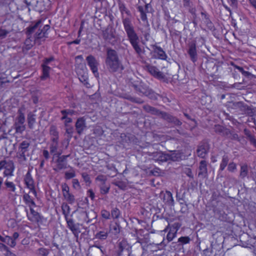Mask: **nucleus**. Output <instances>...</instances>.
<instances>
[{"mask_svg":"<svg viewBox=\"0 0 256 256\" xmlns=\"http://www.w3.org/2000/svg\"><path fill=\"white\" fill-rule=\"evenodd\" d=\"M60 113L62 115V117L61 118V120H63L64 119L67 118L68 114L66 110H62L60 111Z\"/></svg>","mask_w":256,"mask_h":256,"instance_id":"61","label":"nucleus"},{"mask_svg":"<svg viewBox=\"0 0 256 256\" xmlns=\"http://www.w3.org/2000/svg\"><path fill=\"white\" fill-rule=\"evenodd\" d=\"M228 158L227 156H224L222 157V162L220 164V170L222 171L224 170L226 166L228 165Z\"/></svg>","mask_w":256,"mask_h":256,"instance_id":"39","label":"nucleus"},{"mask_svg":"<svg viewBox=\"0 0 256 256\" xmlns=\"http://www.w3.org/2000/svg\"><path fill=\"white\" fill-rule=\"evenodd\" d=\"M236 164L234 162H232L228 164V170L229 172H232L236 169Z\"/></svg>","mask_w":256,"mask_h":256,"instance_id":"53","label":"nucleus"},{"mask_svg":"<svg viewBox=\"0 0 256 256\" xmlns=\"http://www.w3.org/2000/svg\"><path fill=\"white\" fill-rule=\"evenodd\" d=\"M30 146V144L27 140H24L20 144L18 153L20 158H26V153L28 151Z\"/></svg>","mask_w":256,"mask_h":256,"instance_id":"15","label":"nucleus"},{"mask_svg":"<svg viewBox=\"0 0 256 256\" xmlns=\"http://www.w3.org/2000/svg\"><path fill=\"white\" fill-rule=\"evenodd\" d=\"M18 115L16 119L15 124H24L25 122V116L24 114L20 110H18Z\"/></svg>","mask_w":256,"mask_h":256,"instance_id":"35","label":"nucleus"},{"mask_svg":"<svg viewBox=\"0 0 256 256\" xmlns=\"http://www.w3.org/2000/svg\"><path fill=\"white\" fill-rule=\"evenodd\" d=\"M50 134L52 136L50 139L52 142L58 141L59 134L56 126L52 125L50 126Z\"/></svg>","mask_w":256,"mask_h":256,"instance_id":"21","label":"nucleus"},{"mask_svg":"<svg viewBox=\"0 0 256 256\" xmlns=\"http://www.w3.org/2000/svg\"><path fill=\"white\" fill-rule=\"evenodd\" d=\"M34 40H40L44 38H46L44 35L42 33V32L40 30V29L34 34Z\"/></svg>","mask_w":256,"mask_h":256,"instance_id":"48","label":"nucleus"},{"mask_svg":"<svg viewBox=\"0 0 256 256\" xmlns=\"http://www.w3.org/2000/svg\"><path fill=\"white\" fill-rule=\"evenodd\" d=\"M180 226L181 224L179 222H175L170 226V225L167 226L166 228L164 230V231H167L168 228H170V230L174 232L175 233H177V232L180 229Z\"/></svg>","mask_w":256,"mask_h":256,"instance_id":"37","label":"nucleus"},{"mask_svg":"<svg viewBox=\"0 0 256 256\" xmlns=\"http://www.w3.org/2000/svg\"><path fill=\"white\" fill-rule=\"evenodd\" d=\"M87 195L92 200H93L95 198L94 192L92 189H90L87 191Z\"/></svg>","mask_w":256,"mask_h":256,"instance_id":"56","label":"nucleus"},{"mask_svg":"<svg viewBox=\"0 0 256 256\" xmlns=\"http://www.w3.org/2000/svg\"><path fill=\"white\" fill-rule=\"evenodd\" d=\"M72 188L76 190H79L81 188V186L77 178H73L72 180Z\"/></svg>","mask_w":256,"mask_h":256,"instance_id":"45","label":"nucleus"},{"mask_svg":"<svg viewBox=\"0 0 256 256\" xmlns=\"http://www.w3.org/2000/svg\"><path fill=\"white\" fill-rule=\"evenodd\" d=\"M118 6L119 10L122 14L124 13H126L128 15L130 14V10L126 8V4L124 2H120L118 3Z\"/></svg>","mask_w":256,"mask_h":256,"instance_id":"34","label":"nucleus"},{"mask_svg":"<svg viewBox=\"0 0 256 256\" xmlns=\"http://www.w3.org/2000/svg\"><path fill=\"white\" fill-rule=\"evenodd\" d=\"M70 169L68 171H66L64 174V178L66 180H69L72 178H74L76 176V172L74 168L68 166Z\"/></svg>","mask_w":256,"mask_h":256,"instance_id":"27","label":"nucleus"},{"mask_svg":"<svg viewBox=\"0 0 256 256\" xmlns=\"http://www.w3.org/2000/svg\"><path fill=\"white\" fill-rule=\"evenodd\" d=\"M196 152L198 157L204 158L207 152L205 146L204 144L200 145L198 147Z\"/></svg>","mask_w":256,"mask_h":256,"instance_id":"30","label":"nucleus"},{"mask_svg":"<svg viewBox=\"0 0 256 256\" xmlns=\"http://www.w3.org/2000/svg\"><path fill=\"white\" fill-rule=\"evenodd\" d=\"M143 109L148 112L150 113L155 115L160 114L162 118L168 122L174 124L176 126H180L182 122L176 117L164 112H160L154 107H152L148 104L143 106Z\"/></svg>","mask_w":256,"mask_h":256,"instance_id":"3","label":"nucleus"},{"mask_svg":"<svg viewBox=\"0 0 256 256\" xmlns=\"http://www.w3.org/2000/svg\"><path fill=\"white\" fill-rule=\"evenodd\" d=\"M0 240L8 244L10 246L14 248L16 245V242L12 238L9 236H0Z\"/></svg>","mask_w":256,"mask_h":256,"instance_id":"24","label":"nucleus"},{"mask_svg":"<svg viewBox=\"0 0 256 256\" xmlns=\"http://www.w3.org/2000/svg\"><path fill=\"white\" fill-rule=\"evenodd\" d=\"M86 60L88 65L90 68V70L96 76H98V63L95 57L92 55H89L86 58Z\"/></svg>","mask_w":256,"mask_h":256,"instance_id":"6","label":"nucleus"},{"mask_svg":"<svg viewBox=\"0 0 256 256\" xmlns=\"http://www.w3.org/2000/svg\"><path fill=\"white\" fill-rule=\"evenodd\" d=\"M75 127L77 133L81 135L86 127L85 118L84 117L78 118L76 122Z\"/></svg>","mask_w":256,"mask_h":256,"instance_id":"13","label":"nucleus"},{"mask_svg":"<svg viewBox=\"0 0 256 256\" xmlns=\"http://www.w3.org/2000/svg\"><path fill=\"white\" fill-rule=\"evenodd\" d=\"M136 92L140 96H146L153 100H158L160 95L154 92L152 90L143 82H140L138 84L134 85Z\"/></svg>","mask_w":256,"mask_h":256,"instance_id":"4","label":"nucleus"},{"mask_svg":"<svg viewBox=\"0 0 256 256\" xmlns=\"http://www.w3.org/2000/svg\"><path fill=\"white\" fill-rule=\"evenodd\" d=\"M70 156V155H62L58 157L56 160V168L58 170H62L67 168L68 162L67 158Z\"/></svg>","mask_w":256,"mask_h":256,"instance_id":"12","label":"nucleus"},{"mask_svg":"<svg viewBox=\"0 0 256 256\" xmlns=\"http://www.w3.org/2000/svg\"><path fill=\"white\" fill-rule=\"evenodd\" d=\"M244 132L250 144H252L255 148H256V139L254 136L252 135L251 134L250 130L247 128H244Z\"/></svg>","mask_w":256,"mask_h":256,"instance_id":"26","label":"nucleus"},{"mask_svg":"<svg viewBox=\"0 0 256 256\" xmlns=\"http://www.w3.org/2000/svg\"><path fill=\"white\" fill-rule=\"evenodd\" d=\"M4 169L3 175L4 177H9L13 176V172L14 170V163L11 162H8Z\"/></svg>","mask_w":256,"mask_h":256,"instance_id":"16","label":"nucleus"},{"mask_svg":"<svg viewBox=\"0 0 256 256\" xmlns=\"http://www.w3.org/2000/svg\"><path fill=\"white\" fill-rule=\"evenodd\" d=\"M23 182L25 188L29 190V193H32L35 197L37 196L36 183L32 174V170H28L24 176Z\"/></svg>","mask_w":256,"mask_h":256,"instance_id":"5","label":"nucleus"},{"mask_svg":"<svg viewBox=\"0 0 256 256\" xmlns=\"http://www.w3.org/2000/svg\"><path fill=\"white\" fill-rule=\"evenodd\" d=\"M225 137L229 138L232 140H236L240 141L238 136L237 134L235 133L233 131L230 130V134H228V136H226Z\"/></svg>","mask_w":256,"mask_h":256,"instance_id":"43","label":"nucleus"},{"mask_svg":"<svg viewBox=\"0 0 256 256\" xmlns=\"http://www.w3.org/2000/svg\"><path fill=\"white\" fill-rule=\"evenodd\" d=\"M214 129L216 132L224 136H228V134H230V129L220 124L215 125Z\"/></svg>","mask_w":256,"mask_h":256,"instance_id":"20","label":"nucleus"},{"mask_svg":"<svg viewBox=\"0 0 256 256\" xmlns=\"http://www.w3.org/2000/svg\"><path fill=\"white\" fill-rule=\"evenodd\" d=\"M182 152L180 151H174L170 154V159L174 162H178L182 160Z\"/></svg>","mask_w":256,"mask_h":256,"instance_id":"31","label":"nucleus"},{"mask_svg":"<svg viewBox=\"0 0 256 256\" xmlns=\"http://www.w3.org/2000/svg\"><path fill=\"white\" fill-rule=\"evenodd\" d=\"M146 68L148 72L154 78L159 80L164 78V74L159 70L156 66L151 64H148L146 66Z\"/></svg>","mask_w":256,"mask_h":256,"instance_id":"10","label":"nucleus"},{"mask_svg":"<svg viewBox=\"0 0 256 256\" xmlns=\"http://www.w3.org/2000/svg\"><path fill=\"white\" fill-rule=\"evenodd\" d=\"M34 40L32 36H27V38L24 42L23 49H25L26 50H30L34 46Z\"/></svg>","mask_w":256,"mask_h":256,"instance_id":"25","label":"nucleus"},{"mask_svg":"<svg viewBox=\"0 0 256 256\" xmlns=\"http://www.w3.org/2000/svg\"><path fill=\"white\" fill-rule=\"evenodd\" d=\"M80 39L76 38V40H75L73 41L68 42V45H72V44H80Z\"/></svg>","mask_w":256,"mask_h":256,"instance_id":"63","label":"nucleus"},{"mask_svg":"<svg viewBox=\"0 0 256 256\" xmlns=\"http://www.w3.org/2000/svg\"><path fill=\"white\" fill-rule=\"evenodd\" d=\"M208 163L206 160H202L200 162L198 176H206L208 174Z\"/></svg>","mask_w":256,"mask_h":256,"instance_id":"18","label":"nucleus"},{"mask_svg":"<svg viewBox=\"0 0 256 256\" xmlns=\"http://www.w3.org/2000/svg\"><path fill=\"white\" fill-rule=\"evenodd\" d=\"M14 128L16 133L22 134L26 130L24 124H14Z\"/></svg>","mask_w":256,"mask_h":256,"instance_id":"41","label":"nucleus"},{"mask_svg":"<svg viewBox=\"0 0 256 256\" xmlns=\"http://www.w3.org/2000/svg\"><path fill=\"white\" fill-rule=\"evenodd\" d=\"M82 178L86 183L90 184L91 183L90 178V176L86 173H83L82 174Z\"/></svg>","mask_w":256,"mask_h":256,"instance_id":"52","label":"nucleus"},{"mask_svg":"<svg viewBox=\"0 0 256 256\" xmlns=\"http://www.w3.org/2000/svg\"><path fill=\"white\" fill-rule=\"evenodd\" d=\"M8 34V32L5 30L0 28V38L5 37Z\"/></svg>","mask_w":256,"mask_h":256,"instance_id":"57","label":"nucleus"},{"mask_svg":"<svg viewBox=\"0 0 256 256\" xmlns=\"http://www.w3.org/2000/svg\"><path fill=\"white\" fill-rule=\"evenodd\" d=\"M29 220L33 222H40L42 218L40 214L34 209H28L26 211Z\"/></svg>","mask_w":256,"mask_h":256,"instance_id":"9","label":"nucleus"},{"mask_svg":"<svg viewBox=\"0 0 256 256\" xmlns=\"http://www.w3.org/2000/svg\"><path fill=\"white\" fill-rule=\"evenodd\" d=\"M62 195L65 194L70 192V188H69L68 186L66 183H64V184H62Z\"/></svg>","mask_w":256,"mask_h":256,"instance_id":"51","label":"nucleus"},{"mask_svg":"<svg viewBox=\"0 0 256 256\" xmlns=\"http://www.w3.org/2000/svg\"><path fill=\"white\" fill-rule=\"evenodd\" d=\"M248 174V168L246 164H243L240 167V176L244 178L247 176Z\"/></svg>","mask_w":256,"mask_h":256,"instance_id":"38","label":"nucleus"},{"mask_svg":"<svg viewBox=\"0 0 256 256\" xmlns=\"http://www.w3.org/2000/svg\"><path fill=\"white\" fill-rule=\"evenodd\" d=\"M50 28V26L48 24H46L44 26L42 29H40V30L42 32V33L44 35L46 38L48 36V30Z\"/></svg>","mask_w":256,"mask_h":256,"instance_id":"50","label":"nucleus"},{"mask_svg":"<svg viewBox=\"0 0 256 256\" xmlns=\"http://www.w3.org/2000/svg\"><path fill=\"white\" fill-rule=\"evenodd\" d=\"M8 162L5 160L0 161V170L4 168Z\"/></svg>","mask_w":256,"mask_h":256,"instance_id":"64","label":"nucleus"},{"mask_svg":"<svg viewBox=\"0 0 256 256\" xmlns=\"http://www.w3.org/2000/svg\"><path fill=\"white\" fill-rule=\"evenodd\" d=\"M42 75L40 76L41 80H45L50 77V68L45 64H42Z\"/></svg>","mask_w":256,"mask_h":256,"instance_id":"23","label":"nucleus"},{"mask_svg":"<svg viewBox=\"0 0 256 256\" xmlns=\"http://www.w3.org/2000/svg\"><path fill=\"white\" fill-rule=\"evenodd\" d=\"M102 215L104 218L106 219H109L110 217V212L105 209H104L102 211Z\"/></svg>","mask_w":256,"mask_h":256,"instance_id":"54","label":"nucleus"},{"mask_svg":"<svg viewBox=\"0 0 256 256\" xmlns=\"http://www.w3.org/2000/svg\"><path fill=\"white\" fill-rule=\"evenodd\" d=\"M148 7V4L145 5L144 8L142 6H138V10L140 13V16L142 20L144 22L148 23V20L147 18L146 12Z\"/></svg>","mask_w":256,"mask_h":256,"instance_id":"17","label":"nucleus"},{"mask_svg":"<svg viewBox=\"0 0 256 256\" xmlns=\"http://www.w3.org/2000/svg\"><path fill=\"white\" fill-rule=\"evenodd\" d=\"M176 236V233L170 230V232H168L166 238L168 242L172 241Z\"/></svg>","mask_w":256,"mask_h":256,"instance_id":"47","label":"nucleus"},{"mask_svg":"<svg viewBox=\"0 0 256 256\" xmlns=\"http://www.w3.org/2000/svg\"><path fill=\"white\" fill-rule=\"evenodd\" d=\"M108 236V232L100 231L96 234V238H98L100 240H106Z\"/></svg>","mask_w":256,"mask_h":256,"instance_id":"44","label":"nucleus"},{"mask_svg":"<svg viewBox=\"0 0 256 256\" xmlns=\"http://www.w3.org/2000/svg\"><path fill=\"white\" fill-rule=\"evenodd\" d=\"M52 142V143L50 144V152L51 154H54L58 150V141Z\"/></svg>","mask_w":256,"mask_h":256,"instance_id":"42","label":"nucleus"},{"mask_svg":"<svg viewBox=\"0 0 256 256\" xmlns=\"http://www.w3.org/2000/svg\"><path fill=\"white\" fill-rule=\"evenodd\" d=\"M79 80L87 88L90 86V84L88 82V74L84 72L82 75L78 74Z\"/></svg>","mask_w":256,"mask_h":256,"instance_id":"29","label":"nucleus"},{"mask_svg":"<svg viewBox=\"0 0 256 256\" xmlns=\"http://www.w3.org/2000/svg\"><path fill=\"white\" fill-rule=\"evenodd\" d=\"M188 53L189 54L191 60L195 62L197 60L196 46L195 42H192L188 46Z\"/></svg>","mask_w":256,"mask_h":256,"instance_id":"14","label":"nucleus"},{"mask_svg":"<svg viewBox=\"0 0 256 256\" xmlns=\"http://www.w3.org/2000/svg\"><path fill=\"white\" fill-rule=\"evenodd\" d=\"M42 23L41 20H37L33 26H30L26 28V34L27 36H32V34L34 32V30L40 26Z\"/></svg>","mask_w":256,"mask_h":256,"instance_id":"22","label":"nucleus"},{"mask_svg":"<svg viewBox=\"0 0 256 256\" xmlns=\"http://www.w3.org/2000/svg\"><path fill=\"white\" fill-rule=\"evenodd\" d=\"M190 240L188 236H182L178 239V242L182 244H187L190 242Z\"/></svg>","mask_w":256,"mask_h":256,"instance_id":"49","label":"nucleus"},{"mask_svg":"<svg viewBox=\"0 0 256 256\" xmlns=\"http://www.w3.org/2000/svg\"><path fill=\"white\" fill-rule=\"evenodd\" d=\"M54 60V58L52 56L48 58H46L44 60V64L47 66V64L50 63V62L53 61Z\"/></svg>","mask_w":256,"mask_h":256,"instance_id":"62","label":"nucleus"},{"mask_svg":"<svg viewBox=\"0 0 256 256\" xmlns=\"http://www.w3.org/2000/svg\"><path fill=\"white\" fill-rule=\"evenodd\" d=\"M168 156L166 154H160L159 156V160L162 162H166L168 160Z\"/></svg>","mask_w":256,"mask_h":256,"instance_id":"58","label":"nucleus"},{"mask_svg":"<svg viewBox=\"0 0 256 256\" xmlns=\"http://www.w3.org/2000/svg\"><path fill=\"white\" fill-rule=\"evenodd\" d=\"M122 22L128 40L136 52L140 55L142 53V48L140 44V38L134 30L131 20L129 18H123Z\"/></svg>","mask_w":256,"mask_h":256,"instance_id":"1","label":"nucleus"},{"mask_svg":"<svg viewBox=\"0 0 256 256\" xmlns=\"http://www.w3.org/2000/svg\"><path fill=\"white\" fill-rule=\"evenodd\" d=\"M150 173L155 176H160L161 174V170L158 168H154L150 172Z\"/></svg>","mask_w":256,"mask_h":256,"instance_id":"46","label":"nucleus"},{"mask_svg":"<svg viewBox=\"0 0 256 256\" xmlns=\"http://www.w3.org/2000/svg\"><path fill=\"white\" fill-rule=\"evenodd\" d=\"M35 122L36 116L30 112L28 114V128L30 129L33 128Z\"/></svg>","mask_w":256,"mask_h":256,"instance_id":"32","label":"nucleus"},{"mask_svg":"<svg viewBox=\"0 0 256 256\" xmlns=\"http://www.w3.org/2000/svg\"><path fill=\"white\" fill-rule=\"evenodd\" d=\"M103 38L106 40H110L114 38V34L112 32H108V30L103 32Z\"/></svg>","mask_w":256,"mask_h":256,"instance_id":"40","label":"nucleus"},{"mask_svg":"<svg viewBox=\"0 0 256 256\" xmlns=\"http://www.w3.org/2000/svg\"><path fill=\"white\" fill-rule=\"evenodd\" d=\"M96 180L102 182V184L100 185V192L102 194H107L110 189V186L109 184H106V179L103 176H98L96 177Z\"/></svg>","mask_w":256,"mask_h":256,"instance_id":"11","label":"nucleus"},{"mask_svg":"<svg viewBox=\"0 0 256 256\" xmlns=\"http://www.w3.org/2000/svg\"><path fill=\"white\" fill-rule=\"evenodd\" d=\"M6 187L7 190L12 192H16V184L12 182H10L6 180L4 182Z\"/></svg>","mask_w":256,"mask_h":256,"instance_id":"33","label":"nucleus"},{"mask_svg":"<svg viewBox=\"0 0 256 256\" xmlns=\"http://www.w3.org/2000/svg\"><path fill=\"white\" fill-rule=\"evenodd\" d=\"M74 132V128L70 126L69 128H67L66 129V132L70 135V137L72 136V134Z\"/></svg>","mask_w":256,"mask_h":256,"instance_id":"59","label":"nucleus"},{"mask_svg":"<svg viewBox=\"0 0 256 256\" xmlns=\"http://www.w3.org/2000/svg\"><path fill=\"white\" fill-rule=\"evenodd\" d=\"M106 64L108 68L111 72H116L119 69L123 68L116 52L112 48L107 50Z\"/></svg>","mask_w":256,"mask_h":256,"instance_id":"2","label":"nucleus"},{"mask_svg":"<svg viewBox=\"0 0 256 256\" xmlns=\"http://www.w3.org/2000/svg\"><path fill=\"white\" fill-rule=\"evenodd\" d=\"M163 202L164 204L162 206V208H172L174 206V200L171 192H166L163 196Z\"/></svg>","mask_w":256,"mask_h":256,"instance_id":"7","label":"nucleus"},{"mask_svg":"<svg viewBox=\"0 0 256 256\" xmlns=\"http://www.w3.org/2000/svg\"><path fill=\"white\" fill-rule=\"evenodd\" d=\"M120 215V212L118 210V209H114L112 211V213H111V215L114 218H118V217Z\"/></svg>","mask_w":256,"mask_h":256,"instance_id":"55","label":"nucleus"},{"mask_svg":"<svg viewBox=\"0 0 256 256\" xmlns=\"http://www.w3.org/2000/svg\"><path fill=\"white\" fill-rule=\"evenodd\" d=\"M153 56L156 59L166 60L168 56L164 50L158 46H153Z\"/></svg>","mask_w":256,"mask_h":256,"instance_id":"8","label":"nucleus"},{"mask_svg":"<svg viewBox=\"0 0 256 256\" xmlns=\"http://www.w3.org/2000/svg\"><path fill=\"white\" fill-rule=\"evenodd\" d=\"M30 193H25L23 195V200L24 204L30 208H34L36 206V204L34 202V198L31 197L30 195Z\"/></svg>","mask_w":256,"mask_h":256,"instance_id":"19","label":"nucleus"},{"mask_svg":"<svg viewBox=\"0 0 256 256\" xmlns=\"http://www.w3.org/2000/svg\"><path fill=\"white\" fill-rule=\"evenodd\" d=\"M66 222L68 228L72 232L73 234H75L78 232V227L77 224H74V222L71 219L66 218Z\"/></svg>","mask_w":256,"mask_h":256,"instance_id":"28","label":"nucleus"},{"mask_svg":"<svg viewBox=\"0 0 256 256\" xmlns=\"http://www.w3.org/2000/svg\"><path fill=\"white\" fill-rule=\"evenodd\" d=\"M42 154L46 160H48L50 158V154L48 150H44L42 151Z\"/></svg>","mask_w":256,"mask_h":256,"instance_id":"60","label":"nucleus"},{"mask_svg":"<svg viewBox=\"0 0 256 256\" xmlns=\"http://www.w3.org/2000/svg\"><path fill=\"white\" fill-rule=\"evenodd\" d=\"M63 196L64 200L70 204H72L74 202V196L70 192L63 194Z\"/></svg>","mask_w":256,"mask_h":256,"instance_id":"36","label":"nucleus"}]
</instances>
